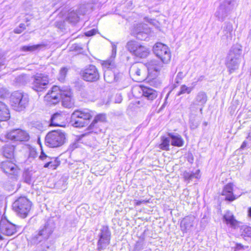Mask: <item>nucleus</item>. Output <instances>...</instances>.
<instances>
[{
  "label": "nucleus",
  "mask_w": 251,
  "mask_h": 251,
  "mask_svg": "<svg viewBox=\"0 0 251 251\" xmlns=\"http://www.w3.org/2000/svg\"><path fill=\"white\" fill-rule=\"evenodd\" d=\"M236 4L235 0H226L224 3L221 5L220 9L222 10L223 14H229L232 10Z\"/></svg>",
  "instance_id": "b1692460"
},
{
  "label": "nucleus",
  "mask_w": 251,
  "mask_h": 251,
  "mask_svg": "<svg viewBox=\"0 0 251 251\" xmlns=\"http://www.w3.org/2000/svg\"><path fill=\"white\" fill-rule=\"evenodd\" d=\"M145 29L143 24H137L132 28V35L137 38H139L140 36H143V35L147 33Z\"/></svg>",
  "instance_id": "a878e982"
},
{
  "label": "nucleus",
  "mask_w": 251,
  "mask_h": 251,
  "mask_svg": "<svg viewBox=\"0 0 251 251\" xmlns=\"http://www.w3.org/2000/svg\"><path fill=\"white\" fill-rule=\"evenodd\" d=\"M51 157L49 156L47 154H46L42 149L41 150L40 154L39 156V158L40 160L47 162L49 160V159Z\"/></svg>",
  "instance_id": "c9c22d12"
},
{
  "label": "nucleus",
  "mask_w": 251,
  "mask_h": 251,
  "mask_svg": "<svg viewBox=\"0 0 251 251\" xmlns=\"http://www.w3.org/2000/svg\"><path fill=\"white\" fill-rule=\"evenodd\" d=\"M52 232V231L50 228L49 225L45 224L38 230L37 233L33 236V239L39 242L48 239Z\"/></svg>",
  "instance_id": "a211bd4d"
},
{
  "label": "nucleus",
  "mask_w": 251,
  "mask_h": 251,
  "mask_svg": "<svg viewBox=\"0 0 251 251\" xmlns=\"http://www.w3.org/2000/svg\"><path fill=\"white\" fill-rule=\"evenodd\" d=\"M10 118V112L8 106L0 101V122L7 121Z\"/></svg>",
  "instance_id": "4be33fe9"
},
{
  "label": "nucleus",
  "mask_w": 251,
  "mask_h": 251,
  "mask_svg": "<svg viewBox=\"0 0 251 251\" xmlns=\"http://www.w3.org/2000/svg\"><path fill=\"white\" fill-rule=\"evenodd\" d=\"M236 247L238 249H244V246L240 243L236 244Z\"/></svg>",
  "instance_id": "c03bdc74"
},
{
  "label": "nucleus",
  "mask_w": 251,
  "mask_h": 251,
  "mask_svg": "<svg viewBox=\"0 0 251 251\" xmlns=\"http://www.w3.org/2000/svg\"><path fill=\"white\" fill-rule=\"evenodd\" d=\"M66 141V135L64 132L60 130H53L46 135L45 143L49 148H57L63 146Z\"/></svg>",
  "instance_id": "7ed1b4c3"
},
{
  "label": "nucleus",
  "mask_w": 251,
  "mask_h": 251,
  "mask_svg": "<svg viewBox=\"0 0 251 251\" xmlns=\"http://www.w3.org/2000/svg\"><path fill=\"white\" fill-rule=\"evenodd\" d=\"M181 229L183 232H186L187 229V224L185 222H181L180 225Z\"/></svg>",
  "instance_id": "a19ab883"
},
{
  "label": "nucleus",
  "mask_w": 251,
  "mask_h": 251,
  "mask_svg": "<svg viewBox=\"0 0 251 251\" xmlns=\"http://www.w3.org/2000/svg\"><path fill=\"white\" fill-rule=\"evenodd\" d=\"M223 219L227 225H229L234 228L237 227L240 224V222L235 219L233 214L229 210L226 211L223 216Z\"/></svg>",
  "instance_id": "412c9836"
},
{
  "label": "nucleus",
  "mask_w": 251,
  "mask_h": 251,
  "mask_svg": "<svg viewBox=\"0 0 251 251\" xmlns=\"http://www.w3.org/2000/svg\"><path fill=\"white\" fill-rule=\"evenodd\" d=\"M91 123L86 128L87 134L98 133L102 131V125L107 122L105 113H96L95 111L89 108L75 110L72 114L71 122L75 127H83Z\"/></svg>",
  "instance_id": "f257e3e1"
},
{
  "label": "nucleus",
  "mask_w": 251,
  "mask_h": 251,
  "mask_svg": "<svg viewBox=\"0 0 251 251\" xmlns=\"http://www.w3.org/2000/svg\"><path fill=\"white\" fill-rule=\"evenodd\" d=\"M1 168L5 174L14 176H17L20 171L19 166L10 160L2 162Z\"/></svg>",
  "instance_id": "ddd939ff"
},
{
  "label": "nucleus",
  "mask_w": 251,
  "mask_h": 251,
  "mask_svg": "<svg viewBox=\"0 0 251 251\" xmlns=\"http://www.w3.org/2000/svg\"><path fill=\"white\" fill-rule=\"evenodd\" d=\"M143 104L144 102L142 101L137 100L130 102L128 105V108L132 110L143 106Z\"/></svg>",
  "instance_id": "f704fd0d"
},
{
  "label": "nucleus",
  "mask_w": 251,
  "mask_h": 251,
  "mask_svg": "<svg viewBox=\"0 0 251 251\" xmlns=\"http://www.w3.org/2000/svg\"><path fill=\"white\" fill-rule=\"evenodd\" d=\"M202 98H203V99H204V102H205L206 101V95L205 94H202Z\"/></svg>",
  "instance_id": "de8ad7c7"
},
{
  "label": "nucleus",
  "mask_w": 251,
  "mask_h": 251,
  "mask_svg": "<svg viewBox=\"0 0 251 251\" xmlns=\"http://www.w3.org/2000/svg\"><path fill=\"white\" fill-rule=\"evenodd\" d=\"M131 72L133 78L136 81L142 82L147 78H151L147 73V68L143 64H138L134 65L131 68Z\"/></svg>",
  "instance_id": "9d476101"
},
{
  "label": "nucleus",
  "mask_w": 251,
  "mask_h": 251,
  "mask_svg": "<svg viewBox=\"0 0 251 251\" xmlns=\"http://www.w3.org/2000/svg\"><path fill=\"white\" fill-rule=\"evenodd\" d=\"M248 216L251 218V206L248 209Z\"/></svg>",
  "instance_id": "a18cd8bd"
},
{
  "label": "nucleus",
  "mask_w": 251,
  "mask_h": 251,
  "mask_svg": "<svg viewBox=\"0 0 251 251\" xmlns=\"http://www.w3.org/2000/svg\"><path fill=\"white\" fill-rule=\"evenodd\" d=\"M138 87L141 91L142 96L149 101L152 102L157 98L158 92L156 90L143 84H140Z\"/></svg>",
  "instance_id": "dca6fc26"
},
{
  "label": "nucleus",
  "mask_w": 251,
  "mask_h": 251,
  "mask_svg": "<svg viewBox=\"0 0 251 251\" xmlns=\"http://www.w3.org/2000/svg\"><path fill=\"white\" fill-rule=\"evenodd\" d=\"M15 147L13 145H6L4 147L3 154L5 157L11 158L14 156Z\"/></svg>",
  "instance_id": "c756f323"
},
{
  "label": "nucleus",
  "mask_w": 251,
  "mask_h": 251,
  "mask_svg": "<svg viewBox=\"0 0 251 251\" xmlns=\"http://www.w3.org/2000/svg\"><path fill=\"white\" fill-rule=\"evenodd\" d=\"M7 244L5 238L0 233V247L5 246Z\"/></svg>",
  "instance_id": "4c0bfd02"
},
{
  "label": "nucleus",
  "mask_w": 251,
  "mask_h": 251,
  "mask_svg": "<svg viewBox=\"0 0 251 251\" xmlns=\"http://www.w3.org/2000/svg\"><path fill=\"white\" fill-rule=\"evenodd\" d=\"M126 47L132 55L139 58H145L150 53L149 49L146 46L134 40L129 41Z\"/></svg>",
  "instance_id": "423d86ee"
},
{
  "label": "nucleus",
  "mask_w": 251,
  "mask_h": 251,
  "mask_svg": "<svg viewBox=\"0 0 251 251\" xmlns=\"http://www.w3.org/2000/svg\"><path fill=\"white\" fill-rule=\"evenodd\" d=\"M61 161L58 157H51L45 163L44 167L52 170L56 169L60 165Z\"/></svg>",
  "instance_id": "393cba45"
},
{
  "label": "nucleus",
  "mask_w": 251,
  "mask_h": 251,
  "mask_svg": "<svg viewBox=\"0 0 251 251\" xmlns=\"http://www.w3.org/2000/svg\"><path fill=\"white\" fill-rule=\"evenodd\" d=\"M60 102L62 103L63 106L67 108H71L74 106V99L73 93L71 89H65Z\"/></svg>",
  "instance_id": "aec40b11"
},
{
  "label": "nucleus",
  "mask_w": 251,
  "mask_h": 251,
  "mask_svg": "<svg viewBox=\"0 0 251 251\" xmlns=\"http://www.w3.org/2000/svg\"><path fill=\"white\" fill-rule=\"evenodd\" d=\"M184 76H185V75L183 74V72H179L177 74V76H176V79H177L176 82L178 83L179 81L181 80L184 78Z\"/></svg>",
  "instance_id": "ea45409f"
},
{
  "label": "nucleus",
  "mask_w": 251,
  "mask_h": 251,
  "mask_svg": "<svg viewBox=\"0 0 251 251\" xmlns=\"http://www.w3.org/2000/svg\"><path fill=\"white\" fill-rule=\"evenodd\" d=\"M170 137L165 136L161 137V142L158 144V148L162 151H169L170 149Z\"/></svg>",
  "instance_id": "cd10ccee"
},
{
  "label": "nucleus",
  "mask_w": 251,
  "mask_h": 251,
  "mask_svg": "<svg viewBox=\"0 0 251 251\" xmlns=\"http://www.w3.org/2000/svg\"><path fill=\"white\" fill-rule=\"evenodd\" d=\"M104 78H105V79H106V76L105 74H104Z\"/></svg>",
  "instance_id": "09e8293b"
},
{
  "label": "nucleus",
  "mask_w": 251,
  "mask_h": 251,
  "mask_svg": "<svg viewBox=\"0 0 251 251\" xmlns=\"http://www.w3.org/2000/svg\"><path fill=\"white\" fill-rule=\"evenodd\" d=\"M153 50L155 55L163 63L168 64L171 61L172 53L167 45L160 42H157L153 46Z\"/></svg>",
  "instance_id": "1a4fd4ad"
},
{
  "label": "nucleus",
  "mask_w": 251,
  "mask_h": 251,
  "mask_svg": "<svg viewBox=\"0 0 251 251\" xmlns=\"http://www.w3.org/2000/svg\"><path fill=\"white\" fill-rule=\"evenodd\" d=\"M65 89L58 85H53L44 96V102L50 106L59 104L62 99Z\"/></svg>",
  "instance_id": "20e7f679"
},
{
  "label": "nucleus",
  "mask_w": 251,
  "mask_h": 251,
  "mask_svg": "<svg viewBox=\"0 0 251 251\" xmlns=\"http://www.w3.org/2000/svg\"><path fill=\"white\" fill-rule=\"evenodd\" d=\"M6 136L10 140L20 142L27 141L30 138L29 134L26 131L20 129L10 131L7 134Z\"/></svg>",
  "instance_id": "9b49d317"
},
{
  "label": "nucleus",
  "mask_w": 251,
  "mask_h": 251,
  "mask_svg": "<svg viewBox=\"0 0 251 251\" xmlns=\"http://www.w3.org/2000/svg\"><path fill=\"white\" fill-rule=\"evenodd\" d=\"M103 69H109L114 66V57H111L106 60H103L100 63Z\"/></svg>",
  "instance_id": "7c9ffc66"
},
{
  "label": "nucleus",
  "mask_w": 251,
  "mask_h": 251,
  "mask_svg": "<svg viewBox=\"0 0 251 251\" xmlns=\"http://www.w3.org/2000/svg\"><path fill=\"white\" fill-rule=\"evenodd\" d=\"M168 136L171 139L172 146L180 148L184 145V140L180 135H175L172 133H169Z\"/></svg>",
  "instance_id": "5701e85b"
},
{
  "label": "nucleus",
  "mask_w": 251,
  "mask_h": 251,
  "mask_svg": "<svg viewBox=\"0 0 251 251\" xmlns=\"http://www.w3.org/2000/svg\"><path fill=\"white\" fill-rule=\"evenodd\" d=\"M69 68L66 67H62L59 71L58 79L60 82H63L67 75Z\"/></svg>",
  "instance_id": "2f4dec72"
},
{
  "label": "nucleus",
  "mask_w": 251,
  "mask_h": 251,
  "mask_svg": "<svg viewBox=\"0 0 251 251\" xmlns=\"http://www.w3.org/2000/svg\"><path fill=\"white\" fill-rule=\"evenodd\" d=\"M241 235L244 238H251V227L244 226L241 228Z\"/></svg>",
  "instance_id": "72a5a7b5"
},
{
  "label": "nucleus",
  "mask_w": 251,
  "mask_h": 251,
  "mask_svg": "<svg viewBox=\"0 0 251 251\" xmlns=\"http://www.w3.org/2000/svg\"><path fill=\"white\" fill-rule=\"evenodd\" d=\"M146 67L148 72V76L151 77V79H154L157 76L162 66L158 61L153 59L146 63Z\"/></svg>",
  "instance_id": "2eb2a0df"
},
{
  "label": "nucleus",
  "mask_w": 251,
  "mask_h": 251,
  "mask_svg": "<svg viewBox=\"0 0 251 251\" xmlns=\"http://www.w3.org/2000/svg\"><path fill=\"white\" fill-rule=\"evenodd\" d=\"M120 74L115 75H114V81L117 82L120 80Z\"/></svg>",
  "instance_id": "79ce46f5"
},
{
  "label": "nucleus",
  "mask_w": 251,
  "mask_h": 251,
  "mask_svg": "<svg viewBox=\"0 0 251 251\" xmlns=\"http://www.w3.org/2000/svg\"><path fill=\"white\" fill-rule=\"evenodd\" d=\"M32 205V201L26 197L20 196L13 202L12 208L18 217L25 219L30 214Z\"/></svg>",
  "instance_id": "f03ea898"
},
{
  "label": "nucleus",
  "mask_w": 251,
  "mask_h": 251,
  "mask_svg": "<svg viewBox=\"0 0 251 251\" xmlns=\"http://www.w3.org/2000/svg\"><path fill=\"white\" fill-rule=\"evenodd\" d=\"M144 202V201H137L136 202H135V205H139L140 204H141L143 202Z\"/></svg>",
  "instance_id": "49530a36"
},
{
  "label": "nucleus",
  "mask_w": 251,
  "mask_h": 251,
  "mask_svg": "<svg viewBox=\"0 0 251 251\" xmlns=\"http://www.w3.org/2000/svg\"><path fill=\"white\" fill-rule=\"evenodd\" d=\"M234 184L233 182H228L225 185L221 192V195L225 197V200L228 201H233L239 197L234 193Z\"/></svg>",
  "instance_id": "4468645a"
},
{
  "label": "nucleus",
  "mask_w": 251,
  "mask_h": 251,
  "mask_svg": "<svg viewBox=\"0 0 251 251\" xmlns=\"http://www.w3.org/2000/svg\"><path fill=\"white\" fill-rule=\"evenodd\" d=\"M247 142L246 141H244L242 143V145H241V146L240 147V149H243L244 148H245L247 146Z\"/></svg>",
  "instance_id": "37998d69"
},
{
  "label": "nucleus",
  "mask_w": 251,
  "mask_h": 251,
  "mask_svg": "<svg viewBox=\"0 0 251 251\" xmlns=\"http://www.w3.org/2000/svg\"><path fill=\"white\" fill-rule=\"evenodd\" d=\"M17 226L9 221L3 220L0 222V233L6 236H12L17 232Z\"/></svg>",
  "instance_id": "f8f14e48"
},
{
  "label": "nucleus",
  "mask_w": 251,
  "mask_h": 251,
  "mask_svg": "<svg viewBox=\"0 0 251 251\" xmlns=\"http://www.w3.org/2000/svg\"><path fill=\"white\" fill-rule=\"evenodd\" d=\"M110 233L107 229L102 230L98 242V249L99 250L104 249L110 243Z\"/></svg>",
  "instance_id": "6ab92c4d"
},
{
  "label": "nucleus",
  "mask_w": 251,
  "mask_h": 251,
  "mask_svg": "<svg viewBox=\"0 0 251 251\" xmlns=\"http://www.w3.org/2000/svg\"><path fill=\"white\" fill-rule=\"evenodd\" d=\"M193 88L192 87H188L186 85H182L180 87V90L177 93V95L180 96L184 94H190Z\"/></svg>",
  "instance_id": "473e14b6"
},
{
  "label": "nucleus",
  "mask_w": 251,
  "mask_h": 251,
  "mask_svg": "<svg viewBox=\"0 0 251 251\" xmlns=\"http://www.w3.org/2000/svg\"><path fill=\"white\" fill-rule=\"evenodd\" d=\"M47 46L46 44H38L33 45H28L22 46L20 50L24 52H33L37 50H40Z\"/></svg>",
  "instance_id": "bb28decb"
},
{
  "label": "nucleus",
  "mask_w": 251,
  "mask_h": 251,
  "mask_svg": "<svg viewBox=\"0 0 251 251\" xmlns=\"http://www.w3.org/2000/svg\"><path fill=\"white\" fill-rule=\"evenodd\" d=\"M80 76L84 81L94 82L98 81L100 78V72L94 65H89L80 72Z\"/></svg>",
  "instance_id": "6e6552de"
},
{
  "label": "nucleus",
  "mask_w": 251,
  "mask_h": 251,
  "mask_svg": "<svg viewBox=\"0 0 251 251\" xmlns=\"http://www.w3.org/2000/svg\"><path fill=\"white\" fill-rule=\"evenodd\" d=\"M66 120V115L64 113L56 112L52 115L50 126L64 127L65 126Z\"/></svg>",
  "instance_id": "f3484780"
},
{
  "label": "nucleus",
  "mask_w": 251,
  "mask_h": 251,
  "mask_svg": "<svg viewBox=\"0 0 251 251\" xmlns=\"http://www.w3.org/2000/svg\"><path fill=\"white\" fill-rule=\"evenodd\" d=\"M20 28H16L14 30V32L16 33L19 34L22 33L25 28V26L24 24L21 25L20 26Z\"/></svg>",
  "instance_id": "58836bf2"
},
{
  "label": "nucleus",
  "mask_w": 251,
  "mask_h": 251,
  "mask_svg": "<svg viewBox=\"0 0 251 251\" xmlns=\"http://www.w3.org/2000/svg\"><path fill=\"white\" fill-rule=\"evenodd\" d=\"M28 99L23 93L19 91L13 92L10 97L11 106L16 111H20L25 109L28 104Z\"/></svg>",
  "instance_id": "0eeeda50"
},
{
  "label": "nucleus",
  "mask_w": 251,
  "mask_h": 251,
  "mask_svg": "<svg viewBox=\"0 0 251 251\" xmlns=\"http://www.w3.org/2000/svg\"><path fill=\"white\" fill-rule=\"evenodd\" d=\"M89 7H91V5L88 4L86 6H82L78 10H69L67 16H79L81 15H85L87 14V11L85 10V9Z\"/></svg>",
  "instance_id": "c85d7f7f"
},
{
  "label": "nucleus",
  "mask_w": 251,
  "mask_h": 251,
  "mask_svg": "<svg viewBox=\"0 0 251 251\" xmlns=\"http://www.w3.org/2000/svg\"><path fill=\"white\" fill-rule=\"evenodd\" d=\"M98 33L97 29H92L90 30L87 31L84 33V35L87 37H90L94 36Z\"/></svg>",
  "instance_id": "e433bc0d"
},
{
  "label": "nucleus",
  "mask_w": 251,
  "mask_h": 251,
  "mask_svg": "<svg viewBox=\"0 0 251 251\" xmlns=\"http://www.w3.org/2000/svg\"><path fill=\"white\" fill-rule=\"evenodd\" d=\"M32 80L31 88L37 93L46 91L50 83L49 76L42 73L32 76Z\"/></svg>",
  "instance_id": "39448f33"
}]
</instances>
